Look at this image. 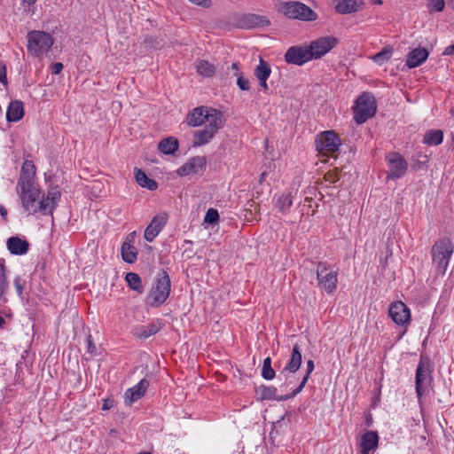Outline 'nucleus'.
<instances>
[{
    "instance_id": "nucleus-1",
    "label": "nucleus",
    "mask_w": 454,
    "mask_h": 454,
    "mask_svg": "<svg viewBox=\"0 0 454 454\" xmlns=\"http://www.w3.org/2000/svg\"><path fill=\"white\" fill-rule=\"evenodd\" d=\"M170 288L171 282L168 272L165 270H160L146 295L145 303L153 308L160 307L168 298Z\"/></svg>"
},
{
    "instance_id": "nucleus-2",
    "label": "nucleus",
    "mask_w": 454,
    "mask_h": 454,
    "mask_svg": "<svg viewBox=\"0 0 454 454\" xmlns=\"http://www.w3.org/2000/svg\"><path fill=\"white\" fill-rule=\"evenodd\" d=\"M454 252V244L449 238L435 241L431 248L433 264L437 273L444 275Z\"/></svg>"
},
{
    "instance_id": "nucleus-3",
    "label": "nucleus",
    "mask_w": 454,
    "mask_h": 454,
    "mask_svg": "<svg viewBox=\"0 0 454 454\" xmlns=\"http://www.w3.org/2000/svg\"><path fill=\"white\" fill-rule=\"evenodd\" d=\"M354 109V120L357 124L364 123L373 117L377 112V104L372 93L363 92L356 100Z\"/></svg>"
},
{
    "instance_id": "nucleus-4",
    "label": "nucleus",
    "mask_w": 454,
    "mask_h": 454,
    "mask_svg": "<svg viewBox=\"0 0 454 454\" xmlns=\"http://www.w3.org/2000/svg\"><path fill=\"white\" fill-rule=\"evenodd\" d=\"M432 372L430 359L421 355L415 375V388L419 400L429 391V387L433 381Z\"/></svg>"
},
{
    "instance_id": "nucleus-5",
    "label": "nucleus",
    "mask_w": 454,
    "mask_h": 454,
    "mask_svg": "<svg viewBox=\"0 0 454 454\" xmlns=\"http://www.w3.org/2000/svg\"><path fill=\"white\" fill-rule=\"evenodd\" d=\"M278 10L288 19L302 21H314L318 17L309 6L299 1L282 2Z\"/></svg>"
},
{
    "instance_id": "nucleus-6",
    "label": "nucleus",
    "mask_w": 454,
    "mask_h": 454,
    "mask_svg": "<svg viewBox=\"0 0 454 454\" xmlns=\"http://www.w3.org/2000/svg\"><path fill=\"white\" fill-rule=\"evenodd\" d=\"M301 353L298 344L293 348L291 357L283 370L278 373V380L281 381L280 388L286 389L287 387L293 385L296 381L295 372L300 369L301 364Z\"/></svg>"
},
{
    "instance_id": "nucleus-7",
    "label": "nucleus",
    "mask_w": 454,
    "mask_h": 454,
    "mask_svg": "<svg viewBox=\"0 0 454 454\" xmlns=\"http://www.w3.org/2000/svg\"><path fill=\"white\" fill-rule=\"evenodd\" d=\"M212 112L214 118L210 120V123H207L203 129H199L193 132V147H199L209 143L218 129L223 126L222 113L218 110H214Z\"/></svg>"
},
{
    "instance_id": "nucleus-8",
    "label": "nucleus",
    "mask_w": 454,
    "mask_h": 454,
    "mask_svg": "<svg viewBox=\"0 0 454 454\" xmlns=\"http://www.w3.org/2000/svg\"><path fill=\"white\" fill-rule=\"evenodd\" d=\"M53 43V38L46 32L34 30L27 34V51L34 57L49 51Z\"/></svg>"
},
{
    "instance_id": "nucleus-9",
    "label": "nucleus",
    "mask_w": 454,
    "mask_h": 454,
    "mask_svg": "<svg viewBox=\"0 0 454 454\" xmlns=\"http://www.w3.org/2000/svg\"><path fill=\"white\" fill-rule=\"evenodd\" d=\"M317 151L322 156H333L339 151L341 141L333 130L321 132L315 141Z\"/></svg>"
},
{
    "instance_id": "nucleus-10",
    "label": "nucleus",
    "mask_w": 454,
    "mask_h": 454,
    "mask_svg": "<svg viewBox=\"0 0 454 454\" xmlns=\"http://www.w3.org/2000/svg\"><path fill=\"white\" fill-rule=\"evenodd\" d=\"M317 279L320 287L327 294H333L337 288L338 271L325 262H319L317 267Z\"/></svg>"
},
{
    "instance_id": "nucleus-11",
    "label": "nucleus",
    "mask_w": 454,
    "mask_h": 454,
    "mask_svg": "<svg viewBox=\"0 0 454 454\" xmlns=\"http://www.w3.org/2000/svg\"><path fill=\"white\" fill-rule=\"evenodd\" d=\"M388 167L387 178L399 179L403 177L408 169V162L399 153L392 152L386 157Z\"/></svg>"
},
{
    "instance_id": "nucleus-12",
    "label": "nucleus",
    "mask_w": 454,
    "mask_h": 454,
    "mask_svg": "<svg viewBox=\"0 0 454 454\" xmlns=\"http://www.w3.org/2000/svg\"><path fill=\"white\" fill-rule=\"evenodd\" d=\"M20 192V199L22 206L28 212V214H35L41 212L39 201L41 200V192L39 189L35 187L34 184H30L26 189H18Z\"/></svg>"
},
{
    "instance_id": "nucleus-13",
    "label": "nucleus",
    "mask_w": 454,
    "mask_h": 454,
    "mask_svg": "<svg viewBox=\"0 0 454 454\" xmlns=\"http://www.w3.org/2000/svg\"><path fill=\"white\" fill-rule=\"evenodd\" d=\"M338 43L337 38L334 36H324L312 41L308 46L312 59L321 58L329 52Z\"/></svg>"
},
{
    "instance_id": "nucleus-14",
    "label": "nucleus",
    "mask_w": 454,
    "mask_h": 454,
    "mask_svg": "<svg viewBox=\"0 0 454 454\" xmlns=\"http://www.w3.org/2000/svg\"><path fill=\"white\" fill-rule=\"evenodd\" d=\"M311 59L308 46L294 45L285 53V61L292 65L302 66Z\"/></svg>"
},
{
    "instance_id": "nucleus-15",
    "label": "nucleus",
    "mask_w": 454,
    "mask_h": 454,
    "mask_svg": "<svg viewBox=\"0 0 454 454\" xmlns=\"http://www.w3.org/2000/svg\"><path fill=\"white\" fill-rule=\"evenodd\" d=\"M214 108H208L206 106H199L190 111L186 116V123L189 127H199L207 121L210 123V120L213 119Z\"/></svg>"
},
{
    "instance_id": "nucleus-16",
    "label": "nucleus",
    "mask_w": 454,
    "mask_h": 454,
    "mask_svg": "<svg viewBox=\"0 0 454 454\" xmlns=\"http://www.w3.org/2000/svg\"><path fill=\"white\" fill-rule=\"evenodd\" d=\"M388 316L399 325H404L410 323L411 313L409 308L400 301L391 303L388 309Z\"/></svg>"
},
{
    "instance_id": "nucleus-17",
    "label": "nucleus",
    "mask_w": 454,
    "mask_h": 454,
    "mask_svg": "<svg viewBox=\"0 0 454 454\" xmlns=\"http://www.w3.org/2000/svg\"><path fill=\"white\" fill-rule=\"evenodd\" d=\"M61 192L58 187L48 190L47 196L42 197L39 201L41 213L44 215H52L53 210L57 207L58 202L60 199Z\"/></svg>"
},
{
    "instance_id": "nucleus-18",
    "label": "nucleus",
    "mask_w": 454,
    "mask_h": 454,
    "mask_svg": "<svg viewBox=\"0 0 454 454\" xmlns=\"http://www.w3.org/2000/svg\"><path fill=\"white\" fill-rule=\"evenodd\" d=\"M166 223L167 214L162 213L155 215L145 231L144 237L145 240L148 242H153L164 228Z\"/></svg>"
},
{
    "instance_id": "nucleus-19",
    "label": "nucleus",
    "mask_w": 454,
    "mask_h": 454,
    "mask_svg": "<svg viewBox=\"0 0 454 454\" xmlns=\"http://www.w3.org/2000/svg\"><path fill=\"white\" fill-rule=\"evenodd\" d=\"M162 323L160 320L147 325H138L132 328L131 333L135 338L145 340L160 332Z\"/></svg>"
},
{
    "instance_id": "nucleus-20",
    "label": "nucleus",
    "mask_w": 454,
    "mask_h": 454,
    "mask_svg": "<svg viewBox=\"0 0 454 454\" xmlns=\"http://www.w3.org/2000/svg\"><path fill=\"white\" fill-rule=\"evenodd\" d=\"M35 175V166L31 160H25L21 167L20 176L18 180V189H26L30 184H34Z\"/></svg>"
},
{
    "instance_id": "nucleus-21",
    "label": "nucleus",
    "mask_w": 454,
    "mask_h": 454,
    "mask_svg": "<svg viewBox=\"0 0 454 454\" xmlns=\"http://www.w3.org/2000/svg\"><path fill=\"white\" fill-rule=\"evenodd\" d=\"M206 158L203 156H194L188 162L181 166L176 173L180 176H185L190 174H197L206 166Z\"/></svg>"
},
{
    "instance_id": "nucleus-22",
    "label": "nucleus",
    "mask_w": 454,
    "mask_h": 454,
    "mask_svg": "<svg viewBox=\"0 0 454 454\" xmlns=\"http://www.w3.org/2000/svg\"><path fill=\"white\" fill-rule=\"evenodd\" d=\"M259 395L260 400H275V401H286L294 397L297 393H295V389L292 392L286 394L284 395H277V387L274 386H265L262 385L259 387Z\"/></svg>"
},
{
    "instance_id": "nucleus-23",
    "label": "nucleus",
    "mask_w": 454,
    "mask_h": 454,
    "mask_svg": "<svg viewBox=\"0 0 454 454\" xmlns=\"http://www.w3.org/2000/svg\"><path fill=\"white\" fill-rule=\"evenodd\" d=\"M6 247L12 254L23 255L28 252L30 245L27 240L13 236L7 239Z\"/></svg>"
},
{
    "instance_id": "nucleus-24",
    "label": "nucleus",
    "mask_w": 454,
    "mask_h": 454,
    "mask_svg": "<svg viewBox=\"0 0 454 454\" xmlns=\"http://www.w3.org/2000/svg\"><path fill=\"white\" fill-rule=\"evenodd\" d=\"M379 434L376 431H366L361 438L360 447L362 454H370L378 448Z\"/></svg>"
},
{
    "instance_id": "nucleus-25",
    "label": "nucleus",
    "mask_w": 454,
    "mask_h": 454,
    "mask_svg": "<svg viewBox=\"0 0 454 454\" xmlns=\"http://www.w3.org/2000/svg\"><path fill=\"white\" fill-rule=\"evenodd\" d=\"M334 9L340 14L356 12L364 4L363 0H334Z\"/></svg>"
},
{
    "instance_id": "nucleus-26",
    "label": "nucleus",
    "mask_w": 454,
    "mask_h": 454,
    "mask_svg": "<svg viewBox=\"0 0 454 454\" xmlns=\"http://www.w3.org/2000/svg\"><path fill=\"white\" fill-rule=\"evenodd\" d=\"M270 24V22L266 16L254 13L245 14L240 19L241 27L246 28L267 27Z\"/></svg>"
},
{
    "instance_id": "nucleus-27",
    "label": "nucleus",
    "mask_w": 454,
    "mask_h": 454,
    "mask_svg": "<svg viewBox=\"0 0 454 454\" xmlns=\"http://www.w3.org/2000/svg\"><path fill=\"white\" fill-rule=\"evenodd\" d=\"M428 51L425 48H416L411 51L406 58V66L414 68L420 66L428 57Z\"/></svg>"
},
{
    "instance_id": "nucleus-28",
    "label": "nucleus",
    "mask_w": 454,
    "mask_h": 454,
    "mask_svg": "<svg viewBox=\"0 0 454 454\" xmlns=\"http://www.w3.org/2000/svg\"><path fill=\"white\" fill-rule=\"evenodd\" d=\"M148 387L149 381L146 379H142L137 385L126 391L125 398L130 404L144 396Z\"/></svg>"
},
{
    "instance_id": "nucleus-29",
    "label": "nucleus",
    "mask_w": 454,
    "mask_h": 454,
    "mask_svg": "<svg viewBox=\"0 0 454 454\" xmlns=\"http://www.w3.org/2000/svg\"><path fill=\"white\" fill-rule=\"evenodd\" d=\"M24 116V106L20 100L12 101L7 107L6 120L9 122H15Z\"/></svg>"
},
{
    "instance_id": "nucleus-30",
    "label": "nucleus",
    "mask_w": 454,
    "mask_h": 454,
    "mask_svg": "<svg viewBox=\"0 0 454 454\" xmlns=\"http://www.w3.org/2000/svg\"><path fill=\"white\" fill-rule=\"evenodd\" d=\"M135 178L137 183L143 188L150 191H155L158 188V184L155 180L149 178L146 174L140 168L135 169Z\"/></svg>"
},
{
    "instance_id": "nucleus-31",
    "label": "nucleus",
    "mask_w": 454,
    "mask_h": 454,
    "mask_svg": "<svg viewBox=\"0 0 454 454\" xmlns=\"http://www.w3.org/2000/svg\"><path fill=\"white\" fill-rule=\"evenodd\" d=\"M179 142L173 137L163 138L158 145V149L164 154H173L178 149Z\"/></svg>"
},
{
    "instance_id": "nucleus-32",
    "label": "nucleus",
    "mask_w": 454,
    "mask_h": 454,
    "mask_svg": "<svg viewBox=\"0 0 454 454\" xmlns=\"http://www.w3.org/2000/svg\"><path fill=\"white\" fill-rule=\"evenodd\" d=\"M270 74L271 67L270 64L267 61H265L262 58H260L259 64L254 69V75L259 81L268 79Z\"/></svg>"
},
{
    "instance_id": "nucleus-33",
    "label": "nucleus",
    "mask_w": 454,
    "mask_h": 454,
    "mask_svg": "<svg viewBox=\"0 0 454 454\" xmlns=\"http://www.w3.org/2000/svg\"><path fill=\"white\" fill-rule=\"evenodd\" d=\"M122 260L128 263H133L137 260V249L129 242H124L121 248Z\"/></svg>"
},
{
    "instance_id": "nucleus-34",
    "label": "nucleus",
    "mask_w": 454,
    "mask_h": 454,
    "mask_svg": "<svg viewBox=\"0 0 454 454\" xmlns=\"http://www.w3.org/2000/svg\"><path fill=\"white\" fill-rule=\"evenodd\" d=\"M443 133L440 129H430L426 132L423 143L428 145H438L442 143Z\"/></svg>"
},
{
    "instance_id": "nucleus-35",
    "label": "nucleus",
    "mask_w": 454,
    "mask_h": 454,
    "mask_svg": "<svg viewBox=\"0 0 454 454\" xmlns=\"http://www.w3.org/2000/svg\"><path fill=\"white\" fill-rule=\"evenodd\" d=\"M125 279L131 289L137 291L139 294H143L144 287L142 285L141 278L138 274L135 272H129L126 274Z\"/></svg>"
},
{
    "instance_id": "nucleus-36",
    "label": "nucleus",
    "mask_w": 454,
    "mask_h": 454,
    "mask_svg": "<svg viewBox=\"0 0 454 454\" xmlns=\"http://www.w3.org/2000/svg\"><path fill=\"white\" fill-rule=\"evenodd\" d=\"M293 205V200L291 195L288 194H281L276 203L277 207L278 210L286 214L289 211L291 206Z\"/></svg>"
},
{
    "instance_id": "nucleus-37",
    "label": "nucleus",
    "mask_w": 454,
    "mask_h": 454,
    "mask_svg": "<svg viewBox=\"0 0 454 454\" xmlns=\"http://www.w3.org/2000/svg\"><path fill=\"white\" fill-rule=\"evenodd\" d=\"M393 50L390 47L383 48L380 52L376 53L372 57V60L378 65H382L383 63L389 60L392 57Z\"/></svg>"
},
{
    "instance_id": "nucleus-38",
    "label": "nucleus",
    "mask_w": 454,
    "mask_h": 454,
    "mask_svg": "<svg viewBox=\"0 0 454 454\" xmlns=\"http://www.w3.org/2000/svg\"><path fill=\"white\" fill-rule=\"evenodd\" d=\"M276 372L275 370L271 366V359L270 356L266 357L263 360L262 368V377L264 380H271L275 378Z\"/></svg>"
},
{
    "instance_id": "nucleus-39",
    "label": "nucleus",
    "mask_w": 454,
    "mask_h": 454,
    "mask_svg": "<svg viewBox=\"0 0 454 454\" xmlns=\"http://www.w3.org/2000/svg\"><path fill=\"white\" fill-rule=\"evenodd\" d=\"M215 68L206 60H201L197 66V72L205 77H210L215 74Z\"/></svg>"
},
{
    "instance_id": "nucleus-40",
    "label": "nucleus",
    "mask_w": 454,
    "mask_h": 454,
    "mask_svg": "<svg viewBox=\"0 0 454 454\" xmlns=\"http://www.w3.org/2000/svg\"><path fill=\"white\" fill-rule=\"evenodd\" d=\"M314 368H315L314 361L313 360H308L307 361L306 373L303 376V378H302L301 383L299 384V386L296 388H294L295 389V393L299 394V393H301L302 391L303 387H305L306 383L308 382L309 375L314 371Z\"/></svg>"
},
{
    "instance_id": "nucleus-41",
    "label": "nucleus",
    "mask_w": 454,
    "mask_h": 454,
    "mask_svg": "<svg viewBox=\"0 0 454 454\" xmlns=\"http://www.w3.org/2000/svg\"><path fill=\"white\" fill-rule=\"evenodd\" d=\"M142 44L147 50L159 49L162 46V42L161 40H159L157 37L147 35L145 37Z\"/></svg>"
},
{
    "instance_id": "nucleus-42",
    "label": "nucleus",
    "mask_w": 454,
    "mask_h": 454,
    "mask_svg": "<svg viewBox=\"0 0 454 454\" xmlns=\"http://www.w3.org/2000/svg\"><path fill=\"white\" fill-rule=\"evenodd\" d=\"M445 7L444 0H428L427 8L429 12H442Z\"/></svg>"
},
{
    "instance_id": "nucleus-43",
    "label": "nucleus",
    "mask_w": 454,
    "mask_h": 454,
    "mask_svg": "<svg viewBox=\"0 0 454 454\" xmlns=\"http://www.w3.org/2000/svg\"><path fill=\"white\" fill-rule=\"evenodd\" d=\"M219 221V214L216 209L209 208L204 217V222L209 224L217 223Z\"/></svg>"
},
{
    "instance_id": "nucleus-44",
    "label": "nucleus",
    "mask_w": 454,
    "mask_h": 454,
    "mask_svg": "<svg viewBox=\"0 0 454 454\" xmlns=\"http://www.w3.org/2000/svg\"><path fill=\"white\" fill-rule=\"evenodd\" d=\"M5 269L6 267L4 259H0V289L8 288L9 286Z\"/></svg>"
},
{
    "instance_id": "nucleus-45",
    "label": "nucleus",
    "mask_w": 454,
    "mask_h": 454,
    "mask_svg": "<svg viewBox=\"0 0 454 454\" xmlns=\"http://www.w3.org/2000/svg\"><path fill=\"white\" fill-rule=\"evenodd\" d=\"M235 75L237 76V85L241 90H250V82L249 80L243 76L242 73L236 72Z\"/></svg>"
},
{
    "instance_id": "nucleus-46",
    "label": "nucleus",
    "mask_w": 454,
    "mask_h": 454,
    "mask_svg": "<svg viewBox=\"0 0 454 454\" xmlns=\"http://www.w3.org/2000/svg\"><path fill=\"white\" fill-rule=\"evenodd\" d=\"M24 286H25V281L21 278L20 276H17L15 278H14V286L16 288V291H17V294L20 297L23 294V290H24Z\"/></svg>"
},
{
    "instance_id": "nucleus-47",
    "label": "nucleus",
    "mask_w": 454,
    "mask_h": 454,
    "mask_svg": "<svg viewBox=\"0 0 454 454\" xmlns=\"http://www.w3.org/2000/svg\"><path fill=\"white\" fill-rule=\"evenodd\" d=\"M86 342H87V351L91 354V355H95L96 352H97V348L95 346V344L93 343L92 341V337L91 335H89L87 338H86Z\"/></svg>"
},
{
    "instance_id": "nucleus-48",
    "label": "nucleus",
    "mask_w": 454,
    "mask_h": 454,
    "mask_svg": "<svg viewBox=\"0 0 454 454\" xmlns=\"http://www.w3.org/2000/svg\"><path fill=\"white\" fill-rule=\"evenodd\" d=\"M0 82L4 85H7L8 83L6 75V67L3 62H0Z\"/></svg>"
},
{
    "instance_id": "nucleus-49",
    "label": "nucleus",
    "mask_w": 454,
    "mask_h": 454,
    "mask_svg": "<svg viewBox=\"0 0 454 454\" xmlns=\"http://www.w3.org/2000/svg\"><path fill=\"white\" fill-rule=\"evenodd\" d=\"M189 2L197 4L199 6H202L204 8H208L211 5V0H188Z\"/></svg>"
},
{
    "instance_id": "nucleus-50",
    "label": "nucleus",
    "mask_w": 454,
    "mask_h": 454,
    "mask_svg": "<svg viewBox=\"0 0 454 454\" xmlns=\"http://www.w3.org/2000/svg\"><path fill=\"white\" fill-rule=\"evenodd\" d=\"M339 179H340L339 176L335 173L328 172L325 175V180L328 181L330 184H335Z\"/></svg>"
},
{
    "instance_id": "nucleus-51",
    "label": "nucleus",
    "mask_w": 454,
    "mask_h": 454,
    "mask_svg": "<svg viewBox=\"0 0 454 454\" xmlns=\"http://www.w3.org/2000/svg\"><path fill=\"white\" fill-rule=\"evenodd\" d=\"M63 67H63L62 63H59V62L54 63L51 66V74H59L62 71Z\"/></svg>"
},
{
    "instance_id": "nucleus-52",
    "label": "nucleus",
    "mask_w": 454,
    "mask_h": 454,
    "mask_svg": "<svg viewBox=\"0 0 454 454\" xmlns=\"http://www.w3.org/2000/svg\"><path fill=\"white\" fill-rule=\"evenodd\" d=\"M113 407V400L106 399L104 400L102 410L108 411Z\"/></svg>"
},
{
    "instance_id": "nucleus-53",
    "label": "nucleus",
    "mask_w": 454,
    "mask_h": 454,
    "mask_svg": "<svg viewBox=\"0 0 454 454\" xmlns=\"http://www.w3.org/2000/svg\"><path fill=\"white\" fill-rule=\"evenodd\" d=\"M0 215L4 222H7V209L3 205H0Z\"/></svg>"
},
{
    "instance_id": "nucleus-54",
    "label": "nucleus",
    "mask_w": 454,
    "mask_h": 454,
    "mask_svg": "<svg viewBox=\"0 0 454 454\" xmlns=\"http://www.w3.org/2000/svg\"><path fill=\"white\" fill-rule=\"evenodd\" d=\"M454 54V43L446 47L443 55H453Z\"/></svg>"
},
{
    "instance_id": "nucleus-55",
    "label": "nucleus",
    "mask_w": 454,
    "mask_h": 454,
    "mask_svg": "<svg viewBox=\"0 0 454 454\" xmlns=\"http://www.w3.org/2000/svg\"><path fill=\"white\" fill-rule=\"evenodd\" d=\"M267 80L268 79L259 80V85L263 90V91H267L269 90Z\"/></svg>"
},
{
    "instance_id": "nucleus-56",
    "label": "nucleus",
    "mask_w": 454,
    "mask_h": 454,
    "mask_svg": "<svg viewBox=\"0 0 454 454\" xmlns=\"http://www.w3.org/2000/svg\"><path fill=\"white\" fill-rule=\"evenodd\" d=\"M7 290H8V288H1L0 289V301L4 302V303L7 301V299L4 296V294H6Z\"/></svg>"
},
{
    "instance_id": "nucleus-57",
    "label": "nucleus",
    "mask_w": 454,
    "mask_h": 454,
    "mask_svg": "<svg viewBox=\"0 0 454 454\" xmlns=\"http://www.w3.org/2000/svg\"><path fill=\"white\" fill-rule=\"evenodd\" d=\"M135 235H136V232H131L129 233L127 238H126V241L125 242H129V244H131L133 241H134V239H135Z\"/></svg>"
},
{
    "instance_id": "nucleus-58",
    "label": "nucleus",
    "mask_w": 454,
    "mask_h": 454,
    "mask_svg": "<svg viewBox=\"0 0 454 454\" xmlns=\"http://www.w3.org/2000/svg\"><path fill=\"white\" fill-rule=\"evenodd\" d=\"M22 1L24 4H27L29 6L34 4L36 2V0H22Z\"/></svg>"
},
{
    "instance_id": "nucleus-59",
    "label": "nucleus",
    "mask_w": 454,
    "mask_h": 454,
    "mask_svg": "<svg viewBox=\"0 0 454 454\" xmlns=\"http://www.w3.org/2000/svg\"><path fill=\"white\" fill-rule=\"evenodd\" d=\"M448 5L454 11V0H448Z\"/></svg>"
},
{
    "instance_id": "nucleus-60",
    "label": "nucleus",
    "mask_w": 454,
    "mask_h": 454,
    "mask_svg": "<svg viewBox=\"0 0 454 454\" xmlns=\"http://www.w3.org/2000/svg\"><path fill=\"white\" fill-rule=\"evenodd\" d=\"M4 324H5L4 318L0 316V328H3Z\"/></svg>"
},
{
    "instance_id": "nucleus-61",
    "label": "nucleus",
    "mask_w": 454,
    "mask_h": 454,
    "mask_svg": "<svg viewBox=\"0 0 454 454\" xmlns=\"http://www.w3.org/2000/svg\"><path fill=\"white\" fill-rule=\"evenodd\" d=\"M231 69L237 70L239 69V64L234 62L231 64Z\"/></svg>"
},
{
    "instance_id": "nucleus-62",
    "label": "nucleus",
    "mask_w": 454,
    "mask_h": 454,
    "mask_svg": "<svg viewBox=\"0 0 454 454\" xmlns=\"http://www.w3.org/2000/svg\"><path fill=\"white\" fill-rule=\"evenodd\" d=\"M265 176H266V172H262L261 174L259 182L262 183L264 180Z\"/></svg>"
},
{
    "instance_id": "nucleus-63",
    "label": "nucleus",
    "mask_w": 454,
    "mask_h": 454,
    "mask_svg": "<svg viewBox=\"0 0 454 454\" xmlns=\"http://www.w3.org/2000/svg\"><path fill=\"white\" fill-rule=\"evenodd\" d=\"M371 2L374 4H382V1L381 0H371Z\"/></svg>"
},
{
    "instance_id": "nucleus-64",
    "label": "nucleus",
    "mask_w": 454,
    "mask_h": 454,
    "mask_svg": "<svg viewBox=\"0 0 454 454\" xmlns=\"http://www.w3.org/2000/svg\"><path fill=\"white\" fill-rule=\"evenodd\" d=\"M248 204L250 205V207H253L254 206V201H249Z\"/></svg>"
}]
</instances>
